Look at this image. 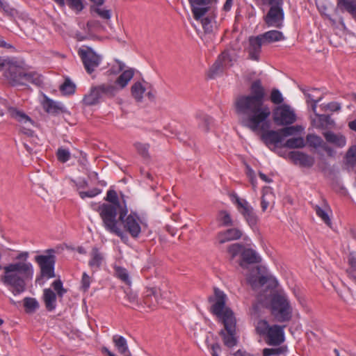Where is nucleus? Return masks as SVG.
Wrapping results in <instances>:
<instances>
[{
  "instance_id": "f257e3e1",
  "label": "nucleus",
  "mask_w": 356,
  "mask_h": 356,
  "mask_svg": "<svg viewBox=\"0 0 356 356\" xmlns=\"http://www.w3.org/2000/svg\"><path fill=\"white\" fill-rule=\"evenodd\" d=\"M29 258V252H19L13 262L3 267L1 282L10 288L15 296L25 291L27 283L33 280L34 268Z\"/></svg>"
},
{
  "instance_id": "f03ea898",
  "label": "nucleus",
  "mask_w": 356,
  "mask_h": 356,
  "mask_svg": "<svg viewBox=\"0 0 356 356\" xmlns=\"http://www.w3.org/2000/svg\"><path fill=\"white\" fill-rule=\"evenodd\" d=\"M236 113L241 115L243 126L252 131H266L269 127L270 108L247 95L239 96L235 102Z\"/></svg>"
},
{
  "instance_id": "7ed1b4c3",
  "label": "nucleus",
  "mask_w": 356,
  "mask_h": 356,
  "mask_svg": "<svg viewBox=\"0 0 356 356\" xmlns=\"http://www.w3.org/2000/svg\"><path fill=\"white\" fill-rule=\"evenodd\" d=\"M208 300L213 303L211 312L224 325V330L220 331V334L225 346L227 348L235 346L238 342L236 331V321L232 310L226 306V295L219 289L215 288L214 296H209Z\"/></svg>"
},
{
  "instance_id": "20e7f679",
  "label": "nucleus",
  "mask_w": 356,
  "mask_h": 356,
  "mask_svg": "<svg viewBox=\"0 0 356 356\" xmlns=\"http://www.w3.org/2000/svg\"><path fill=\"white\" fill-rule=\"evenodd\" d=\"M105 200L108 203H103L96 209L101 217L103 226L106 230L126 242L128 237L118 227L119 222L117 219L118 213L127 207L125 202L123 201L124 205L120 202L118 194L114 190L108 191Z\"/></svg>"
},
{
  "instance_id": "39448f33",
  "label": "nucleus",
  "mask_w": 356,
  "mask_h": 356,
  "mask_svg": "<svg viewBox=\"0 0 356 356\" xmlns=\"http://www.w3.org/2000/svg\"><path fill=\"white\" fill-rule=\"evenodd\" d=\"M127 213L128 209L126 207L118 213V227L124 232L126 236V233H128L131 237L136 238L140 236L142 227H146L147 225L140 218L136 213L131 211L129 215Z\"/></svg>"
},
{
  "instance_id": "423d86ee",
  "label": "nucleus",
  "mask_w": 356,
  "mask_h": 356,
  "mask_svg": "<svg viewBox=\"0 0 356 356\" xmlns=\"http://www.w3.org/2000/svg\"><path fill=\"white\" fill-rule=\"evenodd\" d=\"M284 327V325H270L267 321L260 320L257 322L256 330L260 335L264 337L268 345L278 346L285 340Z\"/></svg>"
},
{
  "instance_id": "0eeeda50",
  "label": "nucleus",
  "mask_w": 356,
  "mask_h": 356,
  "mask_svg": "<svg viewBox=\"0 0 356 356\" xmlns=\"http://www.w3.org/2000/svg\"><path fill=\"white\" fill-rule=\"evenodd\" d=\"M270 309L276 321L284 323L291 321L293 309L285 294H274L270 301Z\"/></svg>"
},
{
  "instance_id": "6e6552de",
  "label": "nucleus",
  "mask_w": 356,
  "mask_h": 356,
  "mask_svg": "<svg viewBox=\"0 0 356 356\" xmlns=\"http://www.w3.org/2000/svg\"><path fill=\"white\" fill-rule=\"evenodd\" d=\"M10 70L13 73L8 83L13 86H27L28 83L40 86L42 84V79L39 74L35 72H26L18 62Z\"/></svg>"
},
{
  "instance_id": "1a4fd4ad",
  "label": "nucleus",
  "mask_w": 356,
  "mask_h": 356,
  "mask_svg": "<svg viewBox=\"0 0 356 356\" xmlns=\"http://www.w3.org/2000/svg\"><path fill=\"white\" fill-rule=\"evenodd\" d=\"M232 202L236 204L237 210L243 216L247 223L250 227L255 226L258 221V217L249 202L246 200L239 197L237 195L232 196Z\"/></svg>"
},
{
  "instance_id": "9d476101",
  "label": "nucleus",
  "mask_w": 356,
  "mask_h": 356,
  "mask_svg": "<svg viewBox=\"0 0 356 356\" xmlns=\"http://www.w3.org/2000/svg\"><path fill=\"white\" fill-rule=\"evenodd\" d=\"M273 121L277 125H289L296 121V115L289 105L284 104L273 111Z\"/></svg>"
},
{
  "instance_id": "9b49d317",
  "label": "nucleus",
  "mask_w": 356,
  "mask_h": 356,
  "mask_svg": "<svg viewBox=\"0 0 356 356\" xmlns=\"http://www.w3.org/2000/svg\"><path fill=\"white\" fill-rule=\"evenodd\" d=\"M78 54L81 57L84 67L88 74H92L99 65L102 58L91 48L79 49Z\"/></svg>"
},
{
  "instance_id": "f8f14e48",
  "label": "nucleus",
  "mask_w": 356,
  "mask_h": 356,
  "mask_svg": "<svg viewBox=\"0 0 356 356\" xmlns=\"http://www.w3.org/2000/svg\"><path fill=\"white\" fill-rule=\"evenodd\" d=\"M268 7V11L263 17L264 23L268 27L281 29L284 19L282 6H269Z\"/></svg>"
},
{
  "instance_id": "ddd939ff",
  "label": "nucleus",
  "mask_w": 356,
  "mask_h": 356,
  "mask_svg": "<svg viewBox=\"0 0 356 356\" xmlns=\"http://www.w3.org/2000/svg\"><path fill=\"white\" fill-rule=\"evenodd\" d=\"M236 57L229 50H225L211 66L209 70L210 78H213L218 74L222 72L224 67H229L234 65Z\"/></svg>"
},
{
  "instance_id": "4468645a",
  "label": "nucleus",
  "mask_w": 356,
  "mask_h": 356,
  "mask_svg": "<svg viewBox=\"0 0 356 356\" xmlns=\"http://www.w3.org/2000/svg\"><path fill=\"white\" fill-rule=\"evenodd\" d=\"M35 260L40 268L42 276L47 278L55 277L54 265L56 259L54 255H38Z\"/></svg>"
},
{
  "instance_id": "2eb2a0df",
  "label": "nucleus",
  "mask_w": 356,
  "mask_h": 356,
  "mask_svg": "<svg viewBox=\"0 0 356 356\" xmlns=\"http://www.w3.org/2000/svg\"><path fill=\"white\" fill-rule=\"evenodd\" d=\"M191 6V11L193 14L194 19L199 20L209 10V5L217 0H188Z\"/></svg>"
},
{
  "instance_id": "dca6fc26",
  "label": "nucleus",
  "mask_w": 356,
  "mask_h": 356,
  "mask_svg": "<svg viewBox=\"0 0 356 356\" xmlns=\"http://www.w3.org/2000/svg\"><path fill=\"white\" fill-rule=\"evenodd\" d=\"M262 46L266 45L262 42L259 35L257 36H250L248 39V46L246 48V51L248 53V58L251 60L258 61L259 60Z\"/></svg>"
},
{
  "instance_id": "f3484780",
  "label": "nucleus",
  "mask_w": 356,
  "mask_h": 356,
  "mask_svg": "<svg viewBox=\"0 0 356 356\" xmlns=\"http://www.w3.org/2000/svg\"><path fill=\"white\" fill-rule=\"evenodd\" d=\"M261 261V259L260 256L254 250L244 248L239 265L243 268H247L248 264H258L260 263Z\"/></svg>"
},
{
  "instance_id": "a211bd4d",
  "label": "nucleus",
  "mask_w": 356,
  "mask_h": 356,
  "mask_svg": "<svg viewBox=\"0 0 356 356\" xmlns=\"http://www.w3.org/2000/svg\"><path fill=\"white\" fill-rule=\"evenodd\" d=\"M289 156L295 164H298L305 168H311L315 163L313 156L301 152H291Z\"/></svg>"
},
{
  "instance_id": "6ab92c4d",
  "label": "nucleus",
  "mask_w": 356,
  "mask_h": 356,
  "mask_svg": "<svg viewBox=\"0 0 356 356\" xmlns=\"http://www.w3.org/2000/svg\"><path fill=\"white\" fill-rule=\"evenodd\" d=\"M243 235L242 231L238 228H230L225 231L220 232L217 234V240L219 243L223 244L225 243L238 240L241 238Z\"/></svg>"
},
{
  "instance_id": "aec40b11",
  "label": "nucleus",
  "mask_w": 356,
  "mask_h": 356,
  "mask_svg": "<svg viewBox=\"0 0 356 356\" xmlns=\"http://www.w3.org/2000/svg\"><path fill=\"white\" fill-rule=\"evenodd\" d=\"M250 93L247 96L254 99L261 104H264L266 91L259 79L254 81L250 86Z\"/></svg>"
},
{
  "instance_id": "412c9836",
  "label": "nucleus",
  "mask_w": 356,
  "mask_h": 356,
  "mask_svg": "<svg viewBox=\"0 0 356 356\" xmlns=\"http://www.w3.org/2000/svg\"><path fill=\"white\" fill-rule=\"evenodd\" d=\"M160 290L156 288H147L144 292L143 303L149 308H154L159 304Z\"/></svg>"
},
{
  "instance_id": "4be33fe9",
  "label": "nucleus",
  "mask_w": 356,
  "mask_h": 356,
  "mask_svg": "<svg viewBox=\"0 0 356 356\" xmlns=\"http://www.w3.org/2000/svg\"><path fill=\"white\" fill-rule=\"evenodd\" d=\"M323 135L327 143L337 147L342 148L346 145V137L340 133L335 134L332 131H325Z\"/></svg>"
},
{
  "instance_id": "5701e85b",
  "label": "nucleus",
  "mask_w": 356,
  "mask_h": 356,
  "mask_svg": "<svg viewBox=\"0 0 356 356\" xmlns=\"http://www.w3.org/2000/svg\"><path fill=\"white\" fill-rule=\"evenodd\" d=\"M265 45L284 40L285 37L283 33L277 30H271L259 35Z\"/></svg>"
},
{
  "instance_id": "b1692460",
  "label": "nucleus",
  "mask_w": 356,
  "mask_h": 356,
  "mask_svg": "<svg viewBox=\"0 0 356 356\" xmlns=\"http://www.w3.org/2000/svg\"><path fill=\"white\" fill-rule=\"evenodd\" d=\"M337 8L341 13H348L356 21V1L355 0H338Z\"/></svg>"
},
{
  "instance_id": "393cba45",
  "label": "nucleus",
  "mask_w": 356,
  "mask_h": 356,
  "mask_svg": "<svg viewBox=\"0 0 356 356\" xmlns=\"http://www.w3.org/2000/svg\"><path fill=\"white\" fill-rule=\"evenodd\" d=\"M90 259L88 261L89 266L93 270H97L100 268L104 260L103 254L99 251V250L97 248L94 247L92 248L90 253Z\"/></svg>"
},
{
  "instance_id": "a878e982",
  "label": "nucleus",
  "mask_w": 356,
  "mask_h": 356,
  "mask_svg": "<svg viewBox=\"0 0 356 356\" xmlns=\"http://www.w3.org/2000/svg\"><path fill=\"white\" fill-rule=\"evenodd\" d=\"M96 87L102 99L104 97L113 98L119 91L118 87L113 83H102Z\"/></svg>"
},
{
  "instance_id": "bb28decb",
  "label": "nucleus",
  "mask_w": 356,
  "mask_h": 356,
  "mask_svg": "<svg viewBox=\"0 0 356 356\" xmlns=\"http://www.w3.org/2000/svg\"><path fill=\"white\" fill-rule=\"evenodd\" d=\"M102 100L100 95L96 86L92 87L89 92L84 95L82 102L86 106H94Z\"/></svg>"
},
{
  "instance_id": "cd10ccee",
  "label": "nucleus",
  "mask_w": 356,
  "mask_h": 356,
  "mask_svg": "<svg viewBox=\"0 0 356 356\" xmlns=\"http://www.w3.org/2000/svg\"><path fill=\"white\" fill-rule=\"evenodd\" d=\"M262 140L268 145L270 144H277L282 140L280 131H266L261 135Z\"/></svg>"
},
{
  "instance_id": "c85d7f7f",
  "label": "nucleus",
  "mask_w": 356,
  "mask_h": 356,
  "mask_svg": "<svg viewBox=\"0 0 356 356\" xmlns=\"http://www.w3.org/2000/svg\"><path fill=\"white\" fill-rule=\"evenodd\" d=\"M17 61L0 57V71H3V76L8 81L13 71L10 70L12 66H16Z\"/></svg>"
},
{
  "instance_id": "c756f323",
  "label": "nucleus",
  "mask_w": 356,
  "mask_h": 356,
  "mask_svg": "<svg viewBox=\"0 0 356 356\" xmlns=\"http://www.w3.org/2000/svg\"><path fill=\"white\" fill-rule=\"evenodd\" d=\"M43 299L48 311H52L56 308V295L51 289H44Z\"/></svg>"
},
{
  "instance_id": "7c9ffc66",
  "label": "nucleus",
  "mask_w": 356,
  "mask_h": 356,
  "mask_svg": "<svg viewBox=\"0 0 356 356\" xmlns=\"http://www.w3.org/2000/svg\"><path fill=\"white\" fill-rule=\"evenodd\" d=\"M134 75V71L133 69H129L127 70H124L116 79L115 81V86H117L120 89H123L125 88L129 82L131 80Z\"/></svg>"
},
{
  "instance_id": "2f4dec72",
  "label": "nucleus",
  "mask_w": 356,
  "mask_h": 356,
  "mask_svg": "<svg viewBox=\"0 0 356 356\" xmlns=\"http://www.w3.org/2000/svg\"><path fill=\"white\" fill-rule=\"evenodd\" d=\"M113 341L119 353L124 356H131V354L128 349L127 341L123 337L115 335L113 337Z\"/></svg>"
},
{
  "instance_id": "473e14b6",
  "label": "nucleus",
  "mask_w": 356,
  "mask_h": 356,
  "mask_svg": "<svg viewBox=\"0 0 356 356\" xmlns=\"http://www.w3.org/2000/svg\"><path fill=\"white\" fill-rule=\"evenodd\" d=\"M44 111L51 115H57L63 111V108L59 103L49 98H46L43 102Z\"/></svg>"
},
{
  "instance_id": "72a5a7b5",
  "label": "nucleus",
  "mask_w": 356,
  "mask_h": 356,
  "mask_svg": "<svg viewBox=\"0 0 356 356\" xmlns=\"http://www.w3.org/2000/svg\"><path fill=\"white\" fill-rule=\"evenodd\" d=\"M10 116L20 122L21 124H33L32 120L23 111L17 109L16 108H10L9 109Z\"/></svg>"
},
{
  "instance_id": "f704fd0d",
  "label": "nucleus",
  "mask_w": 356,
  "mask_h": 356,
  "mask_svg": "<svg viewBox=\"0 0 356 356\" xmlns=\"http://www.w3.org/2000/svg\"><path fill=\"white\" fill-rule=\"evenodd\" d=\"M217 220L222 227H232L234 225L230 213L226 210H221L218 212Z\"/></svg>"
},
{
  "instance_id": "c9c22d12",
  "label": "nucleus",
  "mask_w": 356,
  "mask_h": 356,
  "mask_svg": "<svg viewBox=\"0 0 356 356\" xmlns=\"http://www.w3.org/2000/svg\"><path fill=\"white\" fill-rule=\"evenodd\" d=\"M287 352V347L278 346L273 348H265L262 350V356H282Z\"/></svg>"
},
{
  "instance_id": "e433bc0d",
  "label": "nucleus",
  "mask_w": 356,
  "mask_h": 356,
  "mask_svg": "<svg viewBox=\"0 0 356 356\" xmlns=\"http://www.w3.org/2000/svg\"><path fill=\"white\" fill-rule=\"evenodd\" d=\"M145 92V88L140 82L135 83L131 88V92L133 97L138 102H141L143 99V94Z\"/></svg>"
},
{
  "instance_id": "4c0bfd02",
  "label": "nucleus",
  "mask_w": 356,
  "mask_h": 356,
  "mask_svg": "<svg viewBox=\"0 0 356 356\" xmlns=\"http://www.w3.org/2000/svg\"><path fill=\"white\" fill-rule=\"evenodd\" d=\"M307 142L309 146L314 148L323 147L326 151H329L330 149L325 146V143L323 139L316 134H308L306 138Z\"/></svg>"
},
{
  "instance_id": "58836bf2",
  "label": "nucleus",
  "mask_w": 356,
  "mask_h": 356,
  "mask_svg": "<svg viewBox=\"0 0 356 356\" xmlns=\"http://www.w3.org/2000/svg\"><path fill=\"white\" fill-rule=\"evenodd\" d=\"M197 119L199 120V127L204 132H208L213 120L211 117L204 113L197 115Z\"/></svg>"
},
{
  "instance_id": "ea45409f",
  "label": "nucleus",
  "mask_w": 356,
  "mask_h": 356,
  "mask_svg": "<svg viewBox=\"0 0 356 356\" xmlns=\"http://www.w3.org/2000/svg\"><path fill=\"white\" fill-rule=\"evenodd\" d=\"M244 245L241 243H236L231 244L227 248V252L232 259H234L238 255L242 256V252L244 250Z\"/></svg>"
},
{
  "instance_id": "a19ab883",
  "label": "nucleus",
  "mask_w": 356,
  "mask_h": 356,
  "mask_svg": "<svg viewBox=\"0 0 356 356\" xmlns=\"http://www.w3.org/2000/svg\"><path fill=\"white\" fill-rule=\"evenodd\" d=\"M284 146L291 149L302 148L305 146V143L302 137L291 138L286 141Z\"/></svg>"
},
{
  "instance_id": "79ce46f5",
  "label": "nucleus",
  "mask_w": 356,
  "mask_h": 356,
  "mask_svg": "<svg viewBox=\"0 0 356 356\" xmlns=\"http://www.w3.org/2000/svg\"><path fill=\"white\" fill-rule=\"evenodd\" d=\"M24 306L27 313H33L39 307V303L33 298H25L24 299Z\"/></svg>"
},
{
  "instance_id": "37998d69",
  "label": "nucleus",
  "mask_w": 356,
  "mask_h": 356,
  "mask_svg": "<svg viewBox=\"0 0 356 356\" xmlns=\"http://www.w3.org/2000/svg\"><path fill=\"white\" fill-rule=\"evenodd\" d=\"M18 25L23 29L28 35L35 39V29H38L36 25L34 24L32 20H29L24 23H19Z\"/></svg>"
},
{
  "instance_id": "c03bdc74",
  "label": "nucleus",
  "mask_w": 356,
  "mask_h": 356,
  "mask_svg": "<svg viewBox=\"0 0 356 356\" xmlns=\"http://www.w3.org/2000/svg\"><path fill=\"white\" fill-rule=\"evenodd\" d=\"M75 84L68 78L60 85V90L63 95H72L75 92Z\"/></svg>"
},
{
  "instance_id": "a18cd8bd",
  "label": "nucleus",
  "mask_w": 356,
  "mask_h": 356,
  "mask_svg": "<svg viewBox=\"0 0 356 356\" xmlns=\"http://www.w3.org/2000/svg\"><path fill=\"white\" fill-rule=\"evenodd\" d=\"M199 20L201 21V24L202 27L205 31V33H211L213 31L215 20L214 17L213 16H207L204 17V16L200 18Z\"/></svg>"
},
{
  "instance_id": "49530a36",
  "label": "nucleus",
  "mask_w": 356,
  "mask_h": 356,
  "mask_svg": "<svg viewBox=\"0 0 356 356\" xmlns=\"http://www.w3.org/2000/svg\"><path fill=\"white\" fill-rule=\"evenodd\" d=\"M134 147L137 151V152L143 158V159H149V145L148 143H142L140 142H136L134 143Z\"/></svg>"
},
{
  "instance_id": "de8ad7c7",
  "label": "nucleus",
  "mask_w": 356,
  "mask_h": 356,
  "mask_svg": "<svg viewBox=\"0 0 356 356\" xmlns=\"http://www.w3.org/2000/svg\"><path fill=\"white\" fill-rule=\"evenodd\" d=\"M115 274L118 278L121 280L125 284L128 285L131 284L129 273L125 268L120 266L115 267Z\"/></svg>"
},
{
  "instance_id": "09e8293b",
  "label": "nucleus",
  "mask_w": 356,
  "mask_h": 356,
  "mask_svg": "<svg viewBox=\"0 0 356 356\" xmlns=\"http://www.w3.org/2000/svg\"><path fill=\"white\" fill-rule=\"evenodd\" d=\"M316 115L318 118V124L316 125L318 128H325V127L327 125L334 124V122L331 119L330 115H321L316 113Z\"/></svg>"
},
{
  "instance_id": "8fccbe9b",
  "label": "nucleus",
  "mask_w": 356,
  "mask_h": 356,
  "mask_svg": "<svg viewBox=\"0 0 356 356\" xmlns=\"http://www.w3.org/2000/svg\"><path fill=\"white\" fill-rule=\"evenodd\" d=\"M100 6H92L91 10L97 14V15L103 19H109L111 17V10L100 8Z\"/></svg>"
},
{
  "instance_id": "3c124183",
  "label": "nucleus",
  "mask_w": 356,
  "mask_h": 356,
  "mask_svg": "<svg viewBox=\"0 0 356 356\" xmlns=\"http://www.w3.org/2000/svg\"><path fill=\"white\" fill-rule=\"evenodd\" d=\"M303 130L302 127L296 125V126H291L286 127L283 129H281L280 131V135H283L284 136H289L295 134L297 132H300Z\"/></svg>"
},
{
  "instance_id": "603ef678",
  "label": "nucleus",
  "mask_w": 356,
  "mask_h": 356,
  "mask_svg": "<svg viewBox=\"0 0 356 356\" xmlns=\"http://www.w3.org/2000/svg\"><path fill=\"white\" fill-rule=\"evenodd\" d=\"M66 3L76 13H80L84 8L83 0H66Z\"/></svg>"
},
{
  "instance_id": "864d4df0",
  "label": "nucleus",
  "mask_w": 356,
  "mask_h": 356,
  "mask_svg": "<svg viewBox=\"0 0 356 356\" xmlns=\"http://www.w3.org/2000/svg\"><path fill=\"white\" fill-rule=\"evenodd\" d=\"M0 8L4 13L10 17H15L17 15V11L11 8L6 2L0 0Z\"/></svg>"
},
{
  "instance_id": "5fc2aeb1",
  "label": "nucleus",
  "mask_w": 356,
  "mask_h": 356,
  "mask_svg": "<svg viewBox=\"0 0 356 356\" xmlns=\"http://www.w3.org/2000/svg\"><path fill=\"white\" fill-rule=\"evenodd\" d=\"M315 211L316 215L320 217L325 224L330 226L331 224V220L327 213L318 206L315 207Z\"/></svg>"
},
{
  "instance_id": "6e6d98bb",
  "label": "nucleus",
  "mask_w": 356,
  "mask_h": 356,
  "mask_svg": "<svg viewBox=\"0 0 356 356\" xmlns=\"http://www.w3.org/2000/svg\"><path fill=\"white\" fill-rule=\"evenodd\" d=\"M56 155L58 160L62 163H65L70 159V152L63 148H59L57 150Z\"/></svg>"
},
{
  "instance_id": "4d7b16f0",
  "label": "nucleus",
  "mask_w": 356,
  "mask_h": 356,
  "mask_svg": "<svg viewBox=\"0 0 356 356\" xmlns=\"http://www.w3.org/2000/svg\"><path fill=\"white\" fill-rule=\"evenodd\" d=\"M270 101L275 104H280L284 101L282 95L278 89L274 88L272 90Z\"/></svg>"
},
{
  "instance_id": "13d9d810",
  "label": "nucleus",
  "mask_w": 356,
  "mask_h": 356,
  "mask_svg": "<svg viewBox=\"0 0 356 356\" xmlns=\"http://www.w3.org/2000/svg\"><path fill=\"white\" fill-rule=\"evenodd\" d=\"M273 194L270 192H264L261 197V209L265 211L270 205V200L272 199Z\"/></svg>"
},
{
  "instance_id": "bf43d9fd",
  "label": "nucleus",
  "mask_w": 356,
  "mask_h": 356,
  "mask_svg": "<svg viewBox=\"0 0 356 356\" xmlns=\"http://www.w3.org/2000/svg\"><path fill=\"white\" fill-rule=\"evenodd\" d=\"M102 193V190L94 188L88 191H80L79 195L82 199L86 197H94Z\"/></svg>"
},
{
  "instance_id": "052dcab7",
  "label": "nucleus",
  "mask_w": 356,
  "mask_h": 356,
  "mask_svg": "<svg viewBox=\"0 0 356 356\" xmlns=\"http://www.w3.org/2000/svg\"><path fill=\"white\" fill-rule=\"evenodd\" d=\"M257 5L265 6H283L284 0H254Z\"/></svg>"
},
{
  "instance_id": "680f3d73",
  "label": "nucleus",
  "mask_w": 356,
  "mask_h": 356,
  "mask_svg": "<svg viewBox=\"0 0 356 356\" xmlns=\"http://www.w3.org/2000/svg\"><path fill=\"white\" fill-rule=\"evenodd\" d=\"M54 289L57 292L58 297L62 298L63 296L66 293V289L63 287V283L60 280H55L52 283Z\"/></svg>"
},
{
  "instance_id": "e2e57ef3",
  "label": "nucleus",
  "mask_w": 356,
  "mask_h": 356,
  "mask_svg": "<svg viewBox=\"0 0 356 356\" xmlns=\"http://www.w3.org/2000/svg\"><path fill=\"white\" fill-rule=\"evenodd\" d=\"M90 284V277L86 273H83L81 279V288L84 291H87Z\"/></svg>"
},
{
  "instance_id": "0e129e2a",
  "label": "nucleus",
  "mask_w": 356,
  "mask_h": 356,
  "mask_svg": "<svg viewBox=\"0 0 356 356\" xmlns=\"http://www.w3.org/2000/svg\"><path fill=\"white\" fill-rule=\"evenodd\" d=\"M317 92H318V90L315 88L312 89L309 92H304L305 95L306 96L307 98V102H315V100H316V99L318 98L316 94Z\"/></svg>"
},
{
  "instance_id": "69168bd1",
  "label": "nucleus",
  "mask_w": 356,
  "mask_h": 356,
  "mask_svg": "<svg viewBox=\"0 0 356 356\" xmlns=\"http://www.w3.org/2000/svg\"><path fill=\"white\" fill-rule=\"evenodd\" d=\"M258 277L259 276L249 275L247 277V282L252 286L253 289L258 288Z\"/></svg>"
},
{
  "instance_id": "338daca9",
  "label": "nucleus",
  "mask_w": 356,
  "mask_h": 356,
  "mask_svg": "<svg viewBox=\"0 0 356 356\" xmlns=\"http://www.w3.org/2000/svg\"><path fill=\"white\" fill-rule=\"evenodd\" d=\"M126 298L127 299L129 303L137 304L138 302V296L135 293L132 291H129L126 293Z\"/></svg>"
},
{
  "instance_id": "774afa93",
  "label": "nucleus",
  "mask_w": 356,
  "mask_h": 356,
  "mask_svg": "<svg viewBox=\"0 0 356 356\" xmlns=\"http://www.w3.org/2000/svg\"><path fill=\"white\" fill-rule=\"evenodd\" d=\"M210 350L212 356H219V353L221 352V347L218 343H215L211 345Z\"/></svg>"
}]
</instances>
